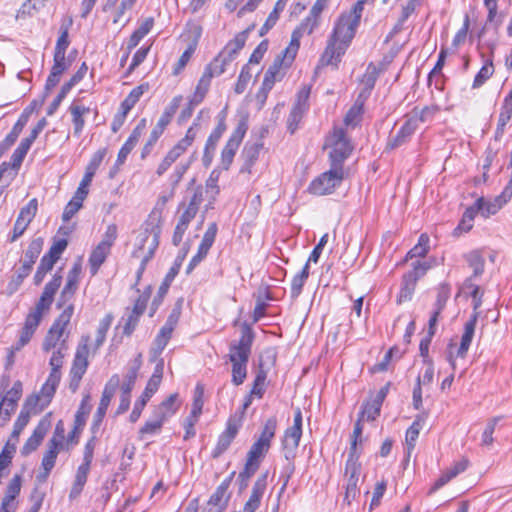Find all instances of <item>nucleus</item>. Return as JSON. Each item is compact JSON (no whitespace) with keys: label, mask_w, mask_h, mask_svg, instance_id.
Wrapping results in <instances>:
<instances>
[{"label":"nucleus","mask_w":512,"mask_h":512,"mask_svg":"<svg viewBox=\"0 0 512 512\" xmlns=\"http://www.w3.org/2000/svg\"><path fill=\"white\" fill-rule=\"evenodd\" d=\"M168 200H169V197L165 196V195H161L158 197L154 208L152 209V211L148 215L147 220L144 223L145 228H144V232L141 234L140 246L138 247V249L134 250L132 253L133 257H139V255H138L139 251L144 249V244L146 242H149L148 250H147L146 254L144 255V257L142 258L140 266L136 273V278H137L136 285L140 281V279L146 269L147 263L152 259V257L154 256L155 250L157 249V247L159 245V238H160V234H161V225L163 222V211L166 207Z\"/></svg>","instance_id":"obj_1"},{"label":"nucleus","mask_w":512,"mask_h":512,"mask_svg":"<svg viewBox=\"0 0 512 512\" xmlns=\"http://www.w3.org/2000/svg\"><path fill=\"white\" fill-rule=\"evenodd\" d=\"M254 332L246 323L241 326L238 341H233L229 347V360L232 363V383L241 385L247 376V363L251 355Z\"/></svg>","instance_id":"obj_2"},{"label":"nucleus","mask_w":512,"mask_h":512,"mask_svg":"<svg viewBox=\"0 0 512 512\" xmlns=\"http://www.w3.org/2000/svg\"><path fill=\"white\" fill-rule=\"evenodd\" d=\"M302 436V412L297 408L294 413L293 425L286 429L282 441L284 457L288 461L284 466L280 479L283 480L282 487L278 494V499L285 491L288 482L295 471L293 459L296 456V450Z\"/></svg>","instance_id":"obj_3"},{"label":"nucleus","mask_w":512,"mask_h":512,"mask_svg":"<svg viewBox=\"0 0 512 512\" xmlns=\"http://www.w3.org/2000/svg\"><path fill=\"white\" fill-rule=\"evenodd\" d=\"M325 147L330 149V165L340 168H343L344 162L353 151L351 140L342 127L333 128L332 132L326 138Z\"/></svg>","instance_id":"obj_4"},{"label":"nucleus","mask_w":512,"mask_h":512,"mask_svg":"<svg viewBox=\"0 0 512 512\" xmlns=\"http://www.w3.org/2000/svg\"><path fill=\"white\" fill-rule=\"evenodd\" d=\"M72 317V307H65L61 314L55 319L48 330L42 344V349L49 352L54 348H58L63 339L67 341L69 333L65 332Z\"/></svg>","instance_id":"obj_5"},{"label":"nucleus","mask_w":512,"mask_h":512,"mask_svg":"<svg viewBox=\"0 0 512 512\" xmlns=\"http://www.w3.org/2000/svg\"><path fill=\"white\" fill-rule=\"evenodd\" d=\"M361 17L362 14L353 7L350 11L341 13L331 35L332 39L348 45L355 36Z\"/></svg>","instance_id":"obj_6"},{"label":"nucleus","mask_w":512,"mask_h":512,"mask_svg":"<svg viewBox=\"0 0 512 512\" xmlns=\"http://www.w3.org/2000/svg\"><path fill=\"white\" fill-rule=\"evenodd\" d=\"M224 72V58L221 52L205 67V70L190 99L191 105H198L204 99L213 77L220 76Z\"/></svg>","instance_id":"obj_7"},{"label":"nucleus","mask_w":512,"mask_h":512,"mask_svg":"<svg viewBox=\"0 0 512 512\" xmlns=\"http://www.w3.org/2000/svg\"><path fill=\"white\" fill-rule=\"evenodd\" d=\"M344 179L343 168L330 165V169L315 178L309 185V192L314 195L331 194Z\"/></svg>","instance_id":"obj_8"},{"label":"nucleus","mask_w":512,"mask_h":512,"mask_svg":"<svg viewBox=\"0 0 512 512\" xmlns=\"http://www.w3.org/2000/svg\"><path fill=\"white\" fill-rule=\"evenodd\" d=\"M88 340L89 337H83L84 343L79 344L76 353L74 356V360L72 363V367L70 369V383H69V389L75 393L79 386L80 382L84 376V374L87 371L89 362H88V355H89V348H88Z\"/></svg>","instance_id":"obj_9"},{"label":"nucleus","mask_w":512,"mask_h":512,"mask_svg":"<svg viewBox=\"0 0 512 512\" xmlns=\"http://www.w3.org/2000/svg\"><path fill=\"white\" fill-rule=\"evenodd\" d=\"M59 382L60 378H57L55 374H49L46 382L41 387L40 392L38 394L31 395L26 399V407L34 409V411L40 413L50 404Z\"/></svg>","instance_id":"obj_10"},{"label":"nucleus","mask_w":512,"mask_h":512,"mask_svg":"<svg viewBox=\"0 0 512 512\" xmlns=\"http://www.w3.org/2000/svg\"><path fill=\"white\" fill-rule=\"evenodd\" d=\"M360 455L348 454V459L345 465V476L347 477V484L345 488L344 502L348 505L355 499L359 493L357 485L361 474V463L359 462Z\"/></svg>","instance_id":"obj_11"},{"label":"nucleus","mask_w":512,"mask_h":512,"mask_svg":"<svg viewBox=\"0 0 512 512\" xmlns=\"http://www.w3.org/2000/svg\"><path fill=\"white\" fill-rule=\"evenodd\" d=\"M286 63L287 60L278 55L272 65L267 69L262 86L256 96L261 103L265 102L267 94L273 88L274 84L283 78V66H286Z\"/></svg>","instance_id":"obj_12"},{"label":"nucleus","mask_w":512,"mask_h":512,"mask_svg":"<svg viewBox=\"0 0 512 512\" xmlns=\"http://www.w3.org/2000/svg\"><path fill=\"white\" fill-rule=\"evenodd\" d=\"M310 91V87L303 86L297 93L296 101L287 119V128L292 134L297 130L299 123L309 108Z\"/></svg>","instance_id":"obj_13"},{"label":"nucleus","mask_w":512,"mask_h":512,"mask_svg":"<svg viewBox=\"0 0 512 512\" xmlns=\"http://www.w3.org/2000/svg\"><path fill=\"white\" fill-rule=\"evenodd\" d=\"M512 197V180L508 182L502 193L494 198L493 201H486L484 198H479L474 207L477 212H480L484 217H489L496 214L503 205H505Z\"/></svg>","instance_id":"obj_14"},{"label":"nucleus","mask_w":512,"mask_h":512,"mask_svg":"<svg viewBox=\"0 0 512 512\" xmlns=\"http://www.w3.org/2000/svg\"><path fill=\"white\" fill-rule=\"evenodd\" d=\"M270 448L269 443H263L262 441H256L250 448L247 461L245 464L244 472L240 474H246L247 477L252 476L259 467L260 459L265 456Z\"/></svg>","instance_id":"obj_15"},{"label":"nucleus","mask_w":512,"mask_h":512,"mask_svg":"<svg viewBox=\"0 0 512 512\" xmlns=\"http://www.w3.org/2000/svg\"><path fill=\"white\" fill-rule=\"evenodd\" d=\"M404 118H405V121H404L403 125L400 127V129L398 130V132L396 133V135L392 136L388 139L387 144H386L387 150H393V149L403 146L404 144L409 142L412 135L417 130L418 127L416 126L414 119L411 120L407 116V114L404 116Z\"/></svg>","instance_id":"obj_16"},{"label":"nucleus","mask_w":512,"mask_h":512,"mask_svg":"<svg viewBox=\"0 0 512 512\" xmlns=\"http://www.w3.org/2000/svg\"><path fill=\"white\" fill-rule=\"evenodd\" d=\"M217 234V225L216 223H211L209 227L207 228L206 232L204 233V236L202 238V241L198 247L197 254L191 259L187 272L189 273L191 270L194 269L207 255L209 249L211 248L212 244L214 243L215 237Z\"/></svg>","instance_id":"obj_17"},{"label":"nucleus","mask_w":512,"mask_h":512,"mask_svg":"<svg viewBox=\"0 0 512 512\" xmlns=\"http://www.w3.org/2000/svg\"><path fill=\"white\" fill-rule=\"evenodd\" d=\"M268 472L261 474L253 484L251 495L244 505V512H255L267 488Z\"/></svg>","instance_id":"obj_18"},{"label":"nucleus","mask_w":512,"mask_h":512,"mask_svg":"<svg viewBox=\"0 0 512 512\" xmlns=\"http://www.w3.org/2000/svg\"><path fill=\"white\" fill-rule=\"evenodd\" d=\"M44 245V240L41 237L33 239L29 245L27 250L25 251V257L22 261L21 266L18 270L23 273L29 275L32 271L33 265L35 264L37 258L39 257Z\"/></svg>","instance_id":"obj_19"},{"label":"nucleus","mask_w":512,"mask_h":512,"mask_svg":"<svg viewBox=\"0 0 512 512\" xmlns=\"http://www.w3.org/2000/svg\"><path fill=\"white\" fill-rule=\"evenodd\" d=\"M49 427L50 423L47 420H41L38 423L32 435L27 439L26 443L22 447V455L27 456L39 447L47 434Z\"/></svg>","instance_id":"obj_20"},{"label":"nucleus","mask_w":512,"mask_h":512,"mask_svg":"<svg viewBox=\"0 0 512 512\" xmlns=\"http://www.w3.org/2000/svg\"><path fill=\"white\" fill-rule=\"evenodd\" d=\"M175 327L165 323L156 335L150 349L151 360L155 361L167 346Z\"/></svg>","instance_id":"obj_21"},{"label":"nucleus","mask_w":512,"mask_h":512,"mask_svg":"<svg viewBox=\"0 0 512 512\" xmlns=\"http://www.w3.org/2000/svg\"><path fill=\"white\" fill-rule=\"evenodd\" d=\"M21 491V476L14 475L13 478L9 481L5 496L2 499L1 506L2 510L12 511L15 510L14 501L16 497L20 494Z\"/></svg>","instance_id":"obj_22"},{"label":"nucleus","mask_w":512,"mask_h":512,"mask_svg":"<svg viewBox=\"0 0 512 512\" xmlns=\"http://www.w3.org/2000/svg\"><path fill=\"white\" fill-rule=\"evenodd\" d=\"M347 45L342 44L339 40L332 39L330 36L328 45L321 57V62L325 65H337L341 56L345 53Z\"/></svg>","instance_id":"obj_23"},{"label":"nucleus","mask_w":512,"mask_h":512,"mask_svg":"<svg viewBox=\"0 0 512 512\" xmlns=\"http://www.w3.org/2000/svg\"><path fill=\"white\" fill-rule=\"evenodd\" d=\"M478 312H474L470 319L464 325V332L461 337V342L458 346V354L466 356L471 345L472 339L475 334V328L478 320Z\"/></svg>","instance_id":"obj_24"},{"label":"nucleus","mask_w":512,"mask_h":512,"mask_svg":"<svg viewBox=\"0 0 512 512\" xmlns=\"http://www.w3.org/2000/svg\"><path fill=\"white\" fill-rule=\"evenodd\" d=\"M478 312H474L470 319L464 325V332L461 337V342L458 346V354L466 356L471 345L472 339L475 334V328L478 320Z\"/></svg>","instance_id":"obj_25"},{"label":"nucleus","mask_w":512,"mask_h":512,"mask_svg":"<svg viewBox=\"0 0 512 512\" xmlns=\"http://www.w3.org/2000/svg\"><path fill=\"white\" fill-rule=\"evenodd\" d=\"M248 130V116H241L237 122L236 128L230 136L228 142L226 143V147L228 148V153L233 156L235 151L238 149L241 144L246 132Z\"/></svg>","instance_id":"obj_26"},{"label":"nucleus","mask_w":512,"mask_h":512,"mask_svg":"<svg viewBox=\"0 0 512 512\" xmlns=\"http://www.w3.org/2000/svg\"><path fill=\"white\" fill-rule=\"evenodd\" d=\"M62 283V276L56 273L53 278L45 285L44 290L40 296V299L36 304L44 307L46 309H50V306L54 300V296L57 290L60 288Z\"/></svg>","instance_id":"obj_27"},{"label":"nucleus","mask_w":512,"mask_h":512,"mask_svg":"<svg viewBox=\"0 0 512 512\" xmlns=\"http://www.w3.org/2000/svg\"><path fill=\"white\" fill-rule=\"evenodd\" d=\"M426 419L427 414L425 413L417 415L411 426L406 431L405 444L408 456H410L412 450L415 448L416 440Z\"/></svg>","instance_id":"obj_28"},{"label":"nucleus","mask_w":512,"mask_h":512,"mask_svg":"<svg viewBox=\"0 0 512 512\" xmlns=\"http://www.w3.org/2000/svg\"><path fill=\"white\" fill-rule=\"evenodd\" d=\"M47 451L44 453L41 466L43 469V472L39 474V478H43L44 480L48 477L51 470L55 466V462L57 459V456L59 452L63 449V447L58 446L56 443L53 442V444L48 443Z\"/></svg>","instance_id":"obj_29"},{"label":"nucleus","mask_w":512,"mask_h":512,"mask_svg":"<svg viewBox=\"0 0 512 512\" xmlns=\"http://www.w3.org/2000/svg\"><path fill=\"white\" fill-rule=\"evenodd\" d=\"M68 350V344L65 339H63L60 343V346L52 353V356L49 361V365L51 366L50 374H55L57 378L61 379L60 369L64 363V357Z\"/></svg>","instance_id":"obj_30"},{"label":"nucleus","mask_w":512,"mask_h":512,"mask_svg":"<svg viewBox=\"0 0 512 512\" xmlns=\"http://www.w3.org/2000/svg\"><path fill=\"white\" fill-rule=\"evenodd\" d=\"M415 274L416 273L414 272H407L406 274H404L402 280V287L397 298L398 303L411 300L417 283Z\"/></svg>","instance_id":"obj_31"},{"label":"nucleus","mask_w":512,"mask_h":512,"mask_svg":"<svg viewBox=\"0 0 512 512\" xmlns=\"http://www.w3.org/2000/svg\"><path fill=\"white\" fill-rule=\"evenodd\" d=\"M158 390V388L154 387V386H150V384H146V387H145V390L143 391L142 395L140 396V398L135 402L134 404V408L130 414V421L131 422H136L144 407L146 406L147 402L150 400V398L154 395V393H156V391Z\"/></svg>","instance_id":"obj_32"},{"label":"nucleus","mask_w":512,"mask_h":512,"mask_svg":"<svg viewBox=\"0 0 512 512\" xmlns=\"http://www.w3.org/2000/svg\"><path fill=\"white\" fill-rule=\"evenodd\" d=\"M69 110L72 116L74 135L80 136L85 125L84 115L90 112V108L82 105L72 104Z\"/></svg>","instance_id":"obj_33"},{"label":"nucleus","mask_w":512,"mask_h":512,"mask_svg":"<svg viewBox=\"0 0 512 512\" xmlns=\"http://www.w3.org/2000/svg\"><path fill=\"white\" fill-rule=\"evenodd\" d=\"M120 379L118 375H113L109 381L106 383L104 390L102 392V397L100 399V403L98 409L107 411L111 399L113 398L117 388L119 387Z\"/></svg>","instance_id":"obj_34"},{"label":"nucleus","mask_w":512,"mask_h":512,"mask_svg":"<svg viewBox=\"0 0 512 512\" xmlns=\"http://www.w3.org/2000/svg\"><path fill=\"white\" fill-rule=\"evenodd\" d=\"M440 111L437 105L425 106L422 109L414 107L412 111L407 114L411 120H415V124L418 127L419 123L427 122L433 119V117Z\"/></svg>","instance_id":"obj_35"},{"label":"nucleus","mask_w":512,"mask_h":512,"mask_svg":"<svg viewBox=\"0 0 512 512\" xmlns=\"http://www.w3.org/2000/svg\"><path fill=\"white\" fill-rule=\"evenodd\" d=\"M364 100L361 99V95L356 99L353 106L348 110L345 115L344 123L346 126L355 127L362 120V115L364 112Z\"/></svg>","instance_id":"obj_36"},{"label":"nucleus","mask_w":512,"mask_h":512,"mask_svg":"<svg viewBox=\"0 0 512 512\" xmlns=\"http://www.w3.org/2000/svg\"><path fill=\"white\" fill-rule=\"evenodd\" d=\"M149 89L148 83H143L135 88H133L128 96L122 101L120 105V110H124L129 113V111L135 106V104L139 101L140 97Z\"/></svg>","instance_id":"obj_37"},{"label":"nucleus","mask_w":512,"mask_h":512,"mask_svg":"<svg viewBox=\"0 0 512 512\" xmlns=\"http://www.w3.org/2000/svg\"><path fill=\"white\" fill-rule=\"evenodd\" d=\"M110 251V249L99 244L92 250L89 257V264L92 275H95L98 272L99 268L110 254Z\"/></svg>","instance_id":"obj_38"},{"label":"nucleus","mask_w":512,"mask_h":512,"mask_svg":"<svg viewBox=\"0 0 512 512\" xmlns=\"http://www.w3.org/2000/svg\"><path fill=\"white\" fill-rule=\"evenodd\" d=\"M30 112L25 109L24 112L20 115L17 122L14 124L12 130L5 137L4 141L6 143V147H11L23 131L24 127L28 123Z\"/></svg>","instance_id":"obj_39"},{"label":"nucleus","mask_w":512,"mask_h":512,"mask_svg":"<svg viewBox=\"0 0 512 512\" xmlns=\"http://www.w3.org/2000/svg\"><path fill=\"white\" fill-rule=\"evenodd\" d=\"M19 399L20 397L13 396L8 393L2 398V401L0 402V416H4L2 417L0 426H4L9 420L11 414L14 413Z\"/></svg>","instance_id":"obj_40"},{"label":"nucleus","mask_w":512,"mask_h":512,"mask_svg":"<svg viewBox=\"0 0 512 512\" xmlns=\"http://www.w3.org/2000/svg\"><path fill=\"white\" fill-rule=\"evenodd\" d=\"M178 394H171L166 400H164L154 411L155 416L164 415V420L169 416L173 415L179 408L177 403Z\"/></svg>","instance_id":"obj_41"},{"label":"nucleus","mask_w":512,"mask_h":512,"mask_svg":"<svg viewBox=\"0 0 512 512\" xmlns=\"http://www.w3.org/2000/svg\"><path fill=\"white\" fill-rule=\"evenodd\" d=\"M77 290H78V286L66 282V284L63 287V289L60 293V296L58 298L57 308L58 309L63 308V310H64L65 307L71 306L72 314H73L74 313V304H73L72 300H73Z\"/></svg>","instance_id":"obj_42"},{"label":"nucleus","mask_w":512,"mask_h":512,"mask_svg":"<svg viewBox=\"0 0 512 512\" xmlns=\"http://www.w3.org/2000/svg\"><path fill=\"white\" fill-rule=\"evenodd\" d=\"M90 466H91L90 464L82 463L78 467L76 475H75V481H74V484H73L71 492H70V497L77 496L82 491V489L87 481Z\"/></svg>","instance_id":"obj_43"},{"label":"nucleus","mask_w":512,"mask_h":512,"mask_svg":"<svg viewBox=\"0 0 512 512\" xmlns=\"http://www.w3.org/2000/svg\"><path fill=\"white\" fill-rule=\"evenodd\" d=\"M309 277V265L308 263H305L302 270L296 274L292 281H291V297L297 298L303 289V286L305 285L307 279Z\"/></svg>","instance_id":"obj_44"},{"label":"nucleus","mask_w":512,"mask_h":512,"mask_svg":"<svg viewBox=\"0 0 512 512\" xmlns=\"http://www.w3.org/2000/svg\"><path fill=\"white\" fill-rule=\"evenodd\" d=\"M302 36L303 35L297 30L292 32L291 41L281 55L285 60H287L286 67H288L295 59L297 51L300 47V39Z\"/></svg>","instance_id":"obj_45"},{"label":"nucleus","mask_w":512,"mask_h":512,"mask_svg":"<svg viewBox=\"0 0 512 512\" xmlns=\"http://www.w3.org/2000/svg\"><path fill=\"white\" fill-rule=\"evenodd\" d=\"M31 414L35 415L38 414V412L34 411V409H29L28 407H26V403H24V406L14 423L12 437L17 438L19 436V434L28 424Z\"/></svg>","instance_id":"obj_46"},{"label":"nucleus","mask_w":512,"mask_h":512,"mask_svg":"<svg viewBox=\"0 0 512 512\" xmlns=\"http://www.w3.org/2000/svg\"><path fill=\"white\" fill-rule=\"evenodd\" d=\"M90 402V395L86 394L84 395L80 406L75 414V429H82L86 423V418L90 413L91 406L89 404Z\"/></svg>","instance_id":"obj_47"},{"label":"nucleus","mask_w":512,"mask_h":512,"mask_svg":"<svg viewBox=\"0 0 512 512\" xmlns=\"http://www.w3.org/2000/svg\"><path fill=\"white\" fill-rule=\"evenodd\" d=\"M469 266L473 269V276L478 277L484 271L485 261L479 251H471L465 255Z\"/></svg>","instance_id":"obj_48"},{"label":"nucleus","mask_w":512,"mask_h":512,"mask_svg":"<svg viewBox=\"0 0 512 512\" xmlns=\"http://www.w3.org/2000/svg\"><path fill=\"white\" fill-rule=\"evenodd\" d=\"M47 310L48 309L36 304L34 309H32L30 313L27 315L24 327L35 332L42 320L43 312Z\"/></svg>","instance_id":"obj_49"},{"label":"nucleus","mask_w":512,"mask_h":512,"mask_svg":"<svg viewBox=\"0 0 512 512\" xmlns=\"http://www.w3.org/2000/svg\"><path fill=\"white\" fill-rule=\"evenodd\" d=\"M364 419H365L364 417H361V415H359V418H358V420L356 421V423L354 425V430H353V433L351 435V444H350V448H349V453L348 454H354V455H360L361 454V451L358 450L357 446H358V443L362 442V439H361L362 432H363L362 421Z\"/></svg>","instance_id":"obj_50"},{"label":"nucleus","mask_w":512,"mask_h":512,"mask_svg":"<svg viewBox=\"0 0 512 512\" xmlns=\"http://www.w3.org/2000/svg\"><path fill=\"white\" fill-rule=\"evenodd\" d=\"M494 73V66L491 60H487L476 74L472 88H480Z\"/></svg>","instance_id":"obj_51"},{"label":"nucleus","mask_w":512,"mask_h":512,"mask_svg":"<svg viewBox=\"0 0 512 512\" xmlns=\"http://www.w3.org/2000/svg\"><path fill=\"white\" fill-rule=\"evenodd\" d=\"M477 214V209L473 206L468 207L462 216V219L458 226L455 229V234L458 233V231L461 232H468L473 227V221Z\"/></svg>","instance_id":"obj_52"},{"label":"nucleus","mask_w":512,"mask_h":512,"mask_svg":"<svg viewBox=\"0 0 512 512\" xmlns=\"http://www.w3.org/2000/svg\"><path fill=\"white\" fill-rule=\"evenodd\" d=\"M430 239L423 233L418 239V243L408 252L407 258L424 257L429 251Z\"/></svg>","instance_id":"obj_53"},{"label":"nucleus","mask_w":512,"mask_h":512,"mask_svg":"<svg viewBox=\"0 0 512 512\" xmlns=\"http://www.w3.org/2000/svg\"><path fill=\"white\" fill-rule=\"evenodd\" d=\"M197 42L193 41L191 42L186 50L182 53L180 56L178 62L176 63L174 69H173V75L177 76L179 75L182 70L186 67L187 63L190 61L192 55L194 54L196 50Z\"/></svg>","instance_id":"obj_54"},{"label":"nucleus","mask_w":512,"mask_h":512,"mask_svg":"<svg viewBox=\"0 0 512 512\" xmlns=\"http://www.w3.org/2000/svg\"><path fill=\"white\" fill-rule=\"evenodd\" d=\"M164 421L163 414H161V416L154 415V420L147 421L139 430L140 438L142 439V437L147 434L153 435L158 433L161 430Z\"/></svg>","instance_id":"obj_55"},{"label":"nucleus","mask_w":512,"mask_h":512,"mask_svg":"<svg viewBox=\"0 0 512 512\" xmlns=\"http://www.w3.org/2000/svg\"><path fill=\"white\" fill-rule=\"evenodd\" d=\"M38 209L37 199H31L28 204L21 208L19 215L17 217L18 220L23 221L26 225H29L33 218L35 217Z\"/></svg>","instance_id":"obj_56"},{"label":"nucleus","mask_w":512,"mask_h":512,"mask_svg":"<svg viewBox=\"0 0 512 512\" xmlns=\"http://www.w3.org/2000/svg\"><path fill=\"white\" fill-rule=\"evenodd\" d=\"M179 268H180V265L175 264L170 268V270L166 274L163 282L161 283V285L158 289L159 301H162L163 298L165 297V295L167 294L171 283L173 282L174 278L176 277V275L179 272Z\"/></svg>","instance_id":"obj_57"},{"label":"nucleus","mask_w":512,"mask_h":512,"mask_svg":"<svg viewBox=\"0 0 512 512\" xmlns=\"http://www.w3.org/2000/svg\"><path fill=\"white\" fill-rule=\"evenodd\" d=\"M140 364V361H136L135 365L129 369L125 376L124 383L121 386V392H124L126 394L131 393L138 376Z\"/></svg>","instance_id":"obj_58"},{"label":"nucleus","mask_w":512,"mask_h":512,"mask_svg":"<svg viewBox=\"0 0 512 512\" xmlns=\"http://www.w3.org/2000/svg\"><path fill=\"white\" fill-rule=\"evenodd\" d=\"M451 288L447 283H442L437 289V298L435 302V311L441 313L445 308L446 303L450 297Z\"/></svg>","instance_id":"obj_59"},{"label":"nucleus","mask_w":512,"mask_h":512,"mask_svg":"<svg viewBox=\"0 0 512 512\" xmlns=\"http://www.w3.org/2000/svg\"><path fill=\"white\" fill-rule=\"evenodd\" d=\"M113 317L111 314H107L99 323L97 329V335L95 340V348H99L105 341L106 334L110 328Z\"/></svg>","instance_id":"obj_60"},{"label":"nucleus","mask_w":512,"mask_h":512,"mask_svg":"<svg viewBox=\"0 0 512 512\" xmlns=\"http://www.w3.org/2000/svg\"><path fill=\"white\" fill-rule=\"evenodd\" d=\"M277 427V420L275 417L269 418L261 431L260 437L258 438V441H262L263 443H269L271 445V440L275 436Z\"/></svg>","instance_id":"obj_61"},{"label":"nucleus","mask_w":512,"mask_h":512,"mask_svg":"<svg viewBox=\"0 0 512 512\" xmlns=\"http://www.w3.org/2000/svg\"><path fill=\"white\" fill-rule=\"evenodd\" d=\"M106 153H107V149L102 148L93 154V156L91 157V159L86 167V170H85L86 175L94 177V175H95L97 169L99 168L101 162L103 161Z\"/></svg>","instance_id":"obj_62"},{"label":"nucleus","mask_w":512,"mask_h":512,"mask_svg":"<svg viewBox=\"0 0 512 512\" xmlns=\"http://www.w3.org/2000/svg\"><path fill=\"white\" fill-rule=\"evenodd\" d=\"M263 149V143L262 142H254V143H246L243 155L245 157L246 162L252 164L254 163L259 156L260 151Z\"/></svg>","instance_id":"obj_63"},{"label":"nucleus","mask_w":512,"mask_h":512,"mask_svg":"<svg viewBox=\"0 0 512 512\" xmlns=\"http://www.w3.org/2000/svg\"><path fill=\"white\" fill-rule=\"evenodd\" d=\"M500 416L493 417L488 420L487 425L482 433L481 445L482 446H490L493 443V433L495 431L496 425L498 424Z\"/></svg>","instance_id":"obj_64"}]
</instances>
